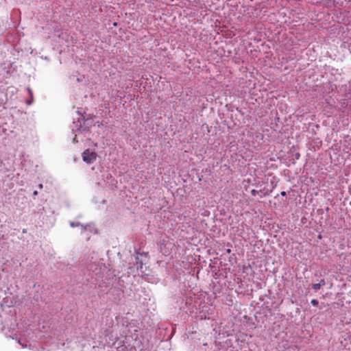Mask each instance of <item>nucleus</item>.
I'll return each instance as SVG.
<instances>
[{
	"instance_id": "39448f33",
	"label": "nucleus",
	"mask_w": 351,
	"mask_h": 351,
	"mask_svg": "<svg viewBox=\"0 0 351 351\" xmlns=\"http://www.w3.org/2000/svg\"><path fill=\"white\" fill-rule=\"evenodd\" d=\"M70 225L71 227L74 228V227L79 226L80 225V223L79 222H77V223L71 222Z\"/></svg>"
},
{
	"instance_id": "20e7f679",
	"label": "nucleus",
	"mask_w": 351,
	"mask_h": 351,
	"mask_svg": "<svg viewBox=\"0 0 351 351\" xmlns=\"http://www.w3.org/2000/svg\"><path fill=\"white\" fill-rule=\"evenodd\" d=\"M311 303L312 304L313 306H317L319 302L317 300L313 299L311 300Z\"/></svg>"
},
{
	"instance_id": "0eeeda50",
	"label": "nucleus",
	"mask_w": 351,
	"mask_h": 351,
	"mask_svg": "<svg viewBox=\"0 0 351 351\" xmlns=\"http://www.w3.org/2000/svg\"><path fill=\"white\" fill-rule=\"evenodd\" d=\"M319 284H320V286H321V287H322V286H324V285L326 284L325 280H324V279H322V280L319 281Z\"/></svg>"
},
{
	"instance_id": "ddd939ff",
	"label": "nucleus",
	"mask_w": 351,
	"mask_h": 351,
	"mask_svg": "<svg viewBox=\"0 0 351 351\" xmlns=\"http://www.w3.org/2000/svg\"><path fill=\"white\" fill-rule=\"evenodd\" d=\"M32 104L31 101H27V104L30 105Z\"/></svg>"
},
{
	"instance_id": "f257e3e1",
	"label": "nucleus",
	"mask_w": 351,
	"mask_h": 351,
	"mask_svg": "<svg viewBox=\"0 0 351 351\" xmlns=\"http://www.w3.org/2000/svg\"><path fill=\"white\" fill-rule=\"evenodd\" d=\"M97 158V154L94 152H90L88 149L82 153V159L87 164L93 163Z\"/></svg>"
},
{
	"instance_id": "9b49d317",
	"label": "nucleus",
	"mask_w": 351,
	"mask_h": 351,
	"mask_svg": "<svg viewBox=\"0 0 351 351\" xmlns=\"http://www.w3.org/2000/svg\"><path fill=\"white\" fill-rule=\"evenodd\" d=\"M43 184H40L38 185V188H39L40 189H43Z\"/></svg>"
},
{
	"instance_id": "423d86ee",
	"label": "nucleus",
	"mask_w": 351,
	"mask_h": 351,
	"mask_svg": "<svg viewBox=\"0 0 351 351\" xmlns=\"http://www.w3.org/2000/svg\"><path fill=\"white\" fill-rule=\"evenodd\" d=\"M258 191L255 190V189H252L251 191V194L253 195V196H256L257 194H258Z\"/></svg>"
},
{
	"instance_id": "f03ea898",
	"label": "nucleus",
	"mask_w": 351,
	"mask_h": 351,
	"mask_svg": "<svg viewBox=\"0 0 351 351\" xmlns=\"http://www.w3.org/2000/svg\"><path fill=\"white\" fill-rule=\"evenodd\" d=\"M138 257L136 256V265H137V268L138 269H141L142 267H143V262L142 261H138Z\"/></svg>"
},
{
	"instance_id": "7ed1b4c3",
	"label": "nucleus",
	"mask_w": 351,
	"mask_h": 351,
	"mask_svg": "<svg viewBox=\"0 0 351 351\" xmlns=\"http://www.w3.org/2000/svg\"><path fill=\"white\" fill-rule=\"evenodd\" d=\"M321 286H320V284L319 283H315V284H313L312 285V289L317 291V290H319L320 289Z\"/></svg>"
},
{
	"instance_id": "f8f14e48",
	"label": "nucleus",
	"mask_w": 351,
	"mask_h": 351,
	"mask_svg": "<svg viewBox=\"0 0 351 351\" xmlns=\"http://www.w3.org/2000/svg\"><path fill=\"white\" fill-rule=\"evenodd\" d=\"M28 91H29V94H30V95H31V96H32V92L31 89H30V88H28Z\"/></svg>"
},
{
	"instance_id": "6e6552de",
	"label": "nucleus",
	"mask_w": 351,
	"mask_h": 351,
	"mask_svg": "<svg viewBox=\"0 0 351 351\" xmlns=\"http://www.w3.org/2000/svg\"><path fill=\"white\" fill-rule=\"evenodd\" d=\"M37 195H38V191H35L33 193V196H34V197H35Z\"/></svg>"
},
{
	"instance_id": "1a4fd4ad",
	"label": "nucleus",
	"mask_w": 351,
	"mask_h": 351,
	"mask_svg": "<svg viewBox=\"0 0 351 351\" xmlns=\"http://www.w3.org/2000/svg\"><path fill=\"white\" fill-rule=\"evenodd\" d=\"M280 195H281L282 196H285V195H287V193H286V192H285V191H282V192L280 193Z\"/></svg>"
},
{
	"instance_id": "4468645a",
	"label": "nucleus",
	"mask_w": 351,
	"mask_h": 351,
	"mask_svg": "<svg viewBox=\"0 0 351 351\" xmlns=\"http://www.w3.org/2000/svg\"><path fill=\"white\" fill-rule=\"evenodd\" d=\"M269 195V193H264V195Z\"/></svg>"
},
{
	"instance_id": "9d476101",
	"label": "nucleus",
	"mask_w": 351,
	"mask_h": 351,
	"mask_svg": "<svg viewBox=\"0 0 351 351\" xmlns=\"http://www.w3.org/2000/svg\"><path fill=\"white\" fill-rule=\"evenodd\" d=\"M299 157H300V154L299 153H296V154H295L296 159H298Z\"/></svg>"
}]
</instances>
